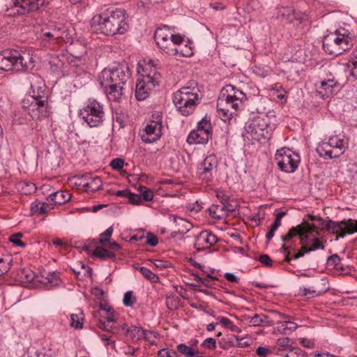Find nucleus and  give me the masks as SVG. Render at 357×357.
Returning a JSON list of instances; mask_svg holds the SVG:
<instances>
[{
	"mask_svg": "<svg viewBox=\"0 0 357 357\" xmlns=\"http://www.w3.org/2000/svg\"><path fill=\"white\" fill-rule=\"evenodd\" d=\"M128 15L125 10L109 7L93 17L92 27L105 36L123 34L129 29Z\"/></svg>",
	"mask_w": 357,
	"mask_h": 357,
	"instance_id": "f257e3e1",
	"label": "nucleus"
},
{
	"mask_svg": "<svg viewBox=\"0 0 357 357\" xmlns=\"http://www.w3.org/2000/svg\"><path fill=\"white\" fill-rule=\"evenodd\" d=\"M319 231L314 225L304 221L296 227H291V238L298 236L301 247L294 248L291 260L303 257L305 255L317 250H324L326 241L318 237Z\"/></svg>",
	"mask_w": 357,
	"mask_h": 357,
	"instance_id": "f03ea898",
	"label": "nucleus"
},
{
	"mask_svg": "<svg viewBox=\"0 0 357 357\" xmlns=\"http://www.w3.org/2000/svg\"><path fill=\"white\" fill-rule=\"evenodd\" d=\"M354 40V34L340 27L324 37L322 46L327 54L338 56L353 47Z\"/></svg>",
	"mask_w": 357,
	"mask_h": 357,
	"instance_id": "7ed1b4c3",
	"label": "nucleus"
},
{
	"mask_svg": "<svg viewBox=\"0 0 357 357\" xmlns=\"http://www.w3.org/2000/svg\"><path fill=\"white\" fill-rule=\"evenodd\" d=\"M130 78L129 68L126 62L112 68H105L98 76V82L103 89H123Z\"/></svg>",
	"mask_w": 357,
	"mask_h": 357,
	"instance_id": "20e7f679",
	"label": "nucleus"
},
{
	"mask_svg": "<svg viewBox=\"0 0 357 357\" xmlns=\"http://www.w3.org/2000/svg\"><path fill=\"white\" fill-rule=\"evenodd\" d=\"M275 127V123L271 122V118L267 114H262L248 120L244 129L252 139L265 143L271 139Z\"/></svg>",
	"mask_w": 357,
	"mask_h": 357,
	"instance_id": "39448f33",
	"label": "nucleus"
},
{
	"mask_svg": "<svg viewBox=\"0 0 357 357\" xmlns=\"http://www.w3.org/2000/svg\"><path fill=\"white\" fill-rule=\"evenodd\" d=\"M347 149V142L338 136L329 137L327 142H321L317 147V152L324 159L337 158Z\"/></svg>",
	"mask_w": 357,
	"mask_h": 357,
	"instance_id": "423d86ee",
	"label": "nucleus"
},
{
	"mask_svg": "<svg viewBox=\"0 0 357 357\" xmlns=\"http://www.w3.org/2000/svg\"><path fill=\"white\" fill-rule=\"evenodd\" d=\"M29 66L24 56L17 50H6L0 52V69L4 71L22 72Z\"/></svg>",
	"mask_w": 357,
	"mask_h": 357,
	"instance_id": "0eeeda50",
	"label": "nucleus"
},
{
	"mask_svg": "<svg viewBox=\"0 0 357 357\" xmlns=\"http://www.w3.org/2000/svg\"><path fill=\"white\" fill-rule=\"evenodd\" d=\"M79 115L90 128H95L102 123L105 112L102 105L93 100L79 110Z\"/></svg>",
	"mask_w": 357,
	"mask_h": 357,
	"instance_id": "6e6552de",
	"label": "nucleus"
},
{
	"mask_svg": "<svg viewBox=\"0 0 357 357\" xmlns=\"http://www.w3.org/2000/svg\"><path fill=\"white\" fill-rule=\"evenodd\" d=\"M198 100V95L190 91H176L173 95V102L183 116H188L193 111Z\"/></svg>",
	"mask_w": 357,
	"mask_h": 357,
	"instance_id": "1a4fd4ad",
	"label": "nucleus"
},
{
	"mask_svg": "<svg viewBox=\"0 0 357 357\" xmlns=\"http://www.w3.org/2000/svg\"><path fill=\"white\" fill-rule=\"evenodd\" d=\"M326 227L331 232L337 234L336 239L344 238L346 234L357 233V220L349 218L337 222L328 220Z\"/></svg>",
	"mask_w": 357,
	"mask_h": 357,
	"instance_id": "9d476101",
	"label": "nucleus"
},
{
	"mask_svg": "<svg viewBox=\"0 0 357 357\" xmlns=\"http://www.w3.org/2000/svg\"><path fill=\"white\" fill-rule=\"evenodd\" d=\"M217 159L215 155L207 156L197 167L199 179L208 183L212 181L214 173L216 172Z\"/></svg>",
	"mask_w": 357,
	"mask_h": 357,
	"instance_id": "9b49d317",
	"label": "nucleus"
},
{
	"mask_svg": "<svg viewBox=\"0 0 357 357\" xmlns=\"http://www.w3.org/2000/svg\"><path fill=\"white\" fill-rule=\"evenodd\" d=\"M303 44L304 42L302 40H298V49L296 50L294 56H291V63L294 64L291 65V68L295 70L294 75H296L298 78H294L293 79L296 82H298V80L303 78L305 75V66L304 62L305 60V54L304 50L302 48Z\"/></svg>",
	"mask_w": 357,
	"mask_h": 357,
	"instance_id": "f8f14e48",
	"label": "nucleus"
},
{
	"mask_svg": "<svg viewBox=\"0 0 357 357\" xmlns=\"http://www.w3.org/2000/svg\"><path fill=\"white\" fill-rule=\"evenodd\" d=\"M218 241V237L212 231L204 230L196 236L194 247L199 252L214 245Z\"/></svg>",
	"mask_w": 357,
	"mask_h": 357,
	"instance_id": "ddd939ff",
	"label": "nucleus"
},
{
	"mask_svg": "<svg viewBox=\"0 0 357 357\" xmlns=\"http://www.w3.org/2000/svg\"><path fill=\"white\" fill-rule=\"evenodd\" d=\"M10 15H23L31 12L37 11V6L33 0H14L13 5L7 10Z\"/></svg>",
	"mask_w": 357,
	"mask_h": 357,
	"instance_id": "4468645a",
	"label": "nucleus"
},
{
	"mask_svg": "<svg viewBox=\"0 0 357 357\" xmlns=\"http://www.w3.org/2000/svg\"><path fill=\"white\" fill-rule=\"evenodd\" d=\"M162 125L156 122H151L147 124L144 128V134L142 135V140L146 143L151 144L158 140L162 135Z\"/></svg>",
	"mask_w": 357,
	"mask_h": 357,
	"instance_id": "2eb2a0df",
	"label": "nucleus"
},
{
	"mask_svg": "<svg viewBox=\"0 0 357 357\" xmlns=\"http://www.w3.org/2000/svg\"><path fill=\"white\" fill-rule=\"evenodd\" d=\"M291 24L296 30V35H303L310 26L308 15L305 12L294 11Z\"/></svg>",
	"mask_w": 357,
	"mask_h": 357,
	"instance_id": "dca6fc26",
	"label": "nucleus"
},
{
	"mask_svg": "<svg viewBox=\"0 0 357 357\" xmlns=\"http://www.w3.org/2000/svg\"><path fill=\"white\" fill-rule=\"evenodd\" d=\"M290 149L287 147H282L278 150L275 154V161L278 168L284 172H289L288 166L290 165Z\"/></svg>",
	"mask_w": 357,
	"mask_h": 357,
	"instance_id": "f3484780",
	"label": "nucleus"
},
{
	"mask_svg": "<svg viewBox=\"0 0 357 357\" xmlns=\"http://www.w3.org/2000/svg\"><path fill=\"white\" fill-rule=\"evenodd\" d=\"M49 92L50 91H31L29 95L31 100L28 99V101L33 107H44L47 105Z\"/></svg>",
	"mask_w": 357,
	"mask_h": 357,
	"instance_id": "a211bd4d",
	"label": "nucleus"
},
{
	"mask_svg": "<svg viewBox=\"0 0 357 357\" xmlns=\"http://www.w3.org/2000/svg\"><path fill=\"white\" fill-rule=\"evenodd\" d=\"M81 183L86 190L93 192L102 188V181L100 178L99 176H93L91 174L83 176Z\"/></svg>",
	"mask_w": 357,
	"mask_h": 357,
	"instance_id": "6ab92c4d",
	"label": "nucleus"
},
{
	"mask_svg": "<svg viewBox=\"0 0 357 357\" xmlns=\"http://www.w3.org/2000/svg\"><path fill=\"white\" fill-rule=\"evenodd\" d=\"M142 79H137L135 89H144L146 87H147V89H151L159 86V81L155 75L151 76L149 74H142Z\"/></svg>",
	"mask_w": 357,
	"mask_h": 357,
	"instance_id": "aec40b11",
	"label": "nucleus"
},
{
	"mask_svg": "<svg viewBox=\"0 0 357 357\" xmlns=\"http://www.w3.org/2000/svg\"><path fill=\"white\" fill-rule=\"evenodd\" d=\"M224 102L223 99L219 98L217 102V112L219 117L225 122L228 121L230 123L231 121L236 115L235 112H230L229 108L225 105H222Z\"/></svg>",
	"mask_w": 357,
	"mask_h": 357,
	"instance_id": "412c9836",
	"label": "nucleus"
},
{
	"mask_svg": "<svg viewBox=\"0 0 357 357\" xmlns=\"http://www.w3.org/2000/svg\"><path fill=\"white\" fill-rule=\"evenodd\" d=\"M211 137V136L204 134L202 131L198 130H192L188 136L187 142L189 144H204L208 142V139Z\"/></svg>",
	"mask_w": 357,
	"mask_h": 357,
	"instance_id": "4be33fe9",
	"label": "nucleus"
},
{
	"mask_svg": "<svg viewBox=\"0 0 357 357\" xmlns=\"http://www.w3.org/2000/svg\"><path fill=\"white\" fill-rule=\"evenodd\" d=\"M290 339L280 337L277 340L276 355L278 357H289L290 354Z\"/></svg>",
	"mask_w": 357,
	"mask_h": 357,
	"instance_id": "5701e85b",
	"label": "nucleus"
},
{
	"mask_svg": "<svg viewBox=\"0 0 357 357\" xmlns=\"http://www.w3.org/2000/svg\"><path fill=\"white\" fill-rule=\"evenodd\" d=\"M174 222L178 225L181 226L182 228L178 229V231H175L171 233V237L175 238L178 234H184L189 231L192 228V225L190 222L186 220L181 218V217H174Z\"/></svg>",
	"mask_w": 357,
	"mask_h": 357,
	"instance_id": "b1692460",
	"label": "nucleus"
},
{
	"mask_svg": "<svg viewBox=\"0 0 357 357\" xmlns=\"http://www.w3.org/2000/svg\"><path fill=\"white\" fill-rule=\"evenodd\" d=\"M247 320H248L250 325L253 326H269L272 322V321L269 320L268 317L264 314H255L252 317H248Z\"/></svg>",
	"mask_w": 357,
	"mask_h": 357,
	"instance_id": "393cba45",
	"label": "nucleus"
},
{
	"mask_svg": "<svg viewBox=\"0 0 357 357\" xmlns=\"http://www.w3.org/2000/svg\"><path fill=\"white\" fill-rule=\"evenodd\" d=\"M225 204H212L208 212L211 218L215 220H222L227 217Z\"/></svg>",
	"mask_w": 357,
	"mask_h": 357,
	"instance_id": "a878e982",
	"label": "nucleus"
},
{
	"mask_svg": "<svg viewBox=\"0 0 357 357\" xmlns=\"http://www.w3.org/2000/svg\"><path fill=\"white\" fill-rule=\"evenodd\" d=\"M282 244L279 250V252L284 255V260L287 262L290 261V245L288 243L290 242V229L285 235L281 236Z\"/></svg>",
	"mask_w": 357,
	"mask_h": 357,
	"instance_id": "bb28decb",
	"label": "nucleus"
},
{
	"mask_svg": "<svg viewBox=\"0 0 357 357\" xmlns=\"http://www.w3.org/2000/svg\"><path fill=\"white\" fill-rule=\"evenodd\" d=\"M51 201L55 205H61L68 202L71 197V195L68 192L59 190L50 195Z\"/></svg>",
	"mask_w": 357,
	"mask_h": 357,
	"instance_id": "cd10ccee",
	"label": "nucleus"
},
{
	"mask_svg": "<svg viewBox=\"0 0 357 357\" xmlns=\"http://www.w3.org/2000/svg\"><path fill=\"white\" fill-rule=\"evenodd\" d=\"M91 257L105 260L107 259H114L116 255L113 252L109 251L102 247L96 246L91 252Z\"/></svg>",
	"mask_w": 357,
	"mask_h": 357,
	"instance_id": "c85d7f7f",
	"label": "nucleus"
},
{
	"mask_svg": "<svg viewBox=\"0 0 357 357\" xmlns=\"http://www.w3.org/2000/svg\"><path fill=\"white\" fill-rule=\"evenodd\" d=\"M52 208L46 202L36 201L31 204L30 210L33 215H43L50 211Z\"/></svg>",
	"mask_w": 357,
	"mask_h": 357,
	"instance_id": "c756f323",
	"label": "nucleus"
},
{
	"mask_svg": "<svg viewBox=\"0 0 357 357\" xmlns=\"http://www.w3.org/2000/svg\"><path fill=\"white\" fill-rule=\"evenodd\" d=\"M171 38V33L168 26L164 25L162 27H158L154 33V40L155 42H167Z\"/></svg>",
	"mask_w": 357,
	"mask_h": 357,
	"instance_id": "7c9ffc66",
	"label": "nucleus"
},
{
	"mask_svg": "<svg viewBox=\"0 0 357 357\" xmlns=\"http://www.w3.org/2000/svg\"><path fill=\"white\" fill-rule=\"evenodd\" d=\"M59 274L60 273L56 271L49 272L40 282L45 284H49L51 287L58 286L61 282Z\"/></svg>",
	"mask_w": 357,
	"mask_h": 357,
	"instance_id": "2f4dec72",
	"label": "nucleus"
},
{
	"mask_svg": "<svg viewBox=\"0 0 357 357\" xmlns=\"http://www.w3.org/2000/svg\"><path fill=\"white\" fill-rule=\"evenodd\" d=\"M49 65L50 69L52 73L60 74L62 72L64 62L58 55H54L50 57Z\"/></svg>",
	"mask_w": 357,
	"mask_h": 357,
	"instance_id": "473e14b6",
	"label": "nucleus"
},
{
	"mask_svg": "<svg viewBox=\"0 0 357 357\" xmlns=\"http://www.w3.org/2000/svg\"><path fill=\"white\" fill-rule=\"evenodd\" d=\"M158 48L162 51L169 55H177L178 54V50L176 47H174V44L171 40H167V42H155Z\"/></svg>",
	"mask_w": 357,
	"mask_h": 357,
	"instance_id": "72a5a7b5",
	"label": "nucleus"
},
{
	"mask_svg": "<svg viewBox=\"0 0 357 357\" xmlns=\"http://www.w3.org/2000/svg\"><path fill=\"white\" fill-rule=\"evenodd\" d=\"M198 130L202 131L204 134L212 136V126L209 117L204 116L197 124Z\"/></svg>",
	"mask_w": 357,
	"mask_h": 357,
	"instance_id": "f704fd0d",
	"label": "nucleus"
},
{
	"mask_svg": "<svg viewBox=\"0 0 357 357\" xmlns=\"http://www.w3.org/2000/svg\"><path fill=\"white\" fill-rule=\"evenodd\" d=\"M53 36L56 40L63 39L64 36H68V30L65 25L63 24H58L52 29Z\"/></svg>",
	"mask_w": 357,
	"mask_h": 357,
	"instance_id": "c9c22d12",
	"label": "nucleus"
},
{
	"mask_svg": "<svg viewBox=\"0 0 357 357\" xmlns=\"http://www.w3.org/2000/svg\"><path fill=\"white\" fill-rule=\"evenodd\" d=\"M12 259L9 256L0 254V276L7 273L11 267Z\"/></svg>",
	"mask_w": 357,
	"mask_h": 357,
	"instance_id": "e433bc0d",
	"label": "nucleus"
},
{
	"mask_svg": "<svg viewBox=\"0 0 357 357\" xmlns=\"http://www.w3.org/2000/svg\"><path fill=\"white\" fill-rule=\"evenodd\" d=\"M319 85L323 89H328L330 88H335L338 86V82L335 80L334 77L330 75L327 78L321 79L319 81Z\"/></svg>",
	"mask_w": 357,
	"mask_h": 357,
	"instance_id": "4c0bfd02",
	"label": "nucleus"
},
{
	"mask_svg": "<svg viewBox=\"0 0 357 357\" xmlns=\"http://www.w3.org/2000/svg\"><path fill=\"white\" fill-rule=\"evenodd\" d=\"M177 351L187 357H194L199 354V351L197 350H195L185 344H178L177 346Z\"/></svg>",
	"mask_w": 357,
	"mask_h": 357,
	"instance_id": "58836bf2",
	"label": "nucleus"
},
{
	"mask_svg": "<svg viewBox=\"0 0 357 357\" xmlns=\"http://www.w3.org/2000/svg\"><path fill=\"white\" fill-rule=\"evenodd\" d=\"M127 335H128L130 339L133 341H138L142 339V328L132 326L126 329Z\"/></svg>",
	"mask_w": 357,
	"mask_h": 357,
	"instance_id": "ea45409f",
	"label": "nucleus"
},
{
	"mask_svg": "<svg viewBox=\"0 0 357 357\" xmlns=\"http://www.w3.org/2000/svg\"><path fill=\"white\" fill-rule=\"evenodd\" d=\"M31 89H42L45 83L42 77L37 75H32L29 78Z\"/></svg>",
	"mask_w": 357,
	"mask_h": 357,
	"instance_id": "a19ab883",
	"label": "nucleus"
},
{
	"mask_svg": "<svg viewBox=\"0 0 357 357\" xmlns=\"http://www.w3.org/2000/svg\"><path fill=\"white\" fill-rule=\"evenodd\" d=\"M71 322L70 326L77 329L82 328L84 314L80 312L79 314H72L70 315Z\"/></svg>",
	"mask_w": 357,
	"mask_h": 357,
	"instance_id": "79ce46f5",
	"label": "nucleus"
},
{
	"mask_svg": "<svg viewBox=\"0 0 357 357\" xmlns=\"http://www.w3.org/2000/svg\"><path fill=\"white\" fill-rule=\"evenodd\" d=\"M138 192H139L140 196L142 197V201L144 200L146 202H149L153 199V191L151 189L146 188V186L140 185L138 188Z\"/></svg>",
	"mask_w": 357,
	"mask_h": 357,
	"instance_id": "37998d69",
	"label": "nucleus"
},
{
	"mask_svg": "<svg viewBox=\"0 0 357 357\" xmlns=\"http://www.w3.org/2000/svg\"><path fill=\"white\" fill-rule=\"evenodd\" d=\"M136 269L139 270L141 274L147 280L152 282H156L158 280L157 275L153 273L151 271L146 267H136Z\"/></svg>",
	"mask_w": 357,
	"mask_h": 357,
	"instance_id": "c03bdc74",
	"label": "nucleus"
},
{
	"mask_svg": "<svg viewBox=\"0 0 357 357\" xmlns=\"http://www.w3.org/2000/svg\"><path fill=\"white\" fill-rule=\"evenodd\" d=\"M123 91H105V94L109 101L121 102L123 99Z\"/></svg>",
	"mask_w": 357,
	"mask_h": 357,
	"instance_id": "a18cd8bd",
	"label": "nucleus"
},
{
	"mask_svg": "<svg viewBox=\"0 0 357 357\" xmlns=\"http://www.w3.org/2000/svg\"><path fill=\"white\" fill-rule=\"evenodd\" d=\"M97 239H89L83 243L82 250L91 256V252L96 247V244L98 243Z\"/></svg>",
	"mask_w": 357,
	"mask_h": 357,
	"instance_id": "49530a36",
	"label": "nucleus"
},
{
	"mask_svg": "<svg viewBox=\"0 0 357 357\" xmlns=\"http://www.w3.org/2000/svg\"><path fill=\"white\" fill-rule=\"evenodd\" d=\"M346 70L350 75L357 78V59L353 58L349 60L346 64Z\"/></svg>",
	"mask_w": 357,
	"mask_h": 357,
	"instance_id": "de8ad7c7",
	"label": "nucleus"
},
{
	"mask_svg": "<svg viewBox=\"0 0 357 357\" xmlns=\"http://www.w3.org/2000/svg\"><path fill=\"white\" fill-rule=\"evenodd\" d=\"M116 323H107L105 321L100 319L97 324L98 328L109 332H116V329H118Z\"/></svg>",
	"mask_w": 357,
	"mask_h": 357,
	"instance_id": "09e8293b",
	"label": "nucleus"
},
{
	"mask_svg": "<svg viewBox=\"0 0 357 357\" xmlns=\"http://www.w3.org/2000/svg\"><path fill=\"white\" fill-rule=\"evenodd\" d=\"M21 190L24 195H30L36 191V186L33 183L24 182L21 184Z\"/></svg>",
	"mask_w": 357,
	"mask_h": 357,
	"instance_id": "8fccbe9b",
	"label": "nucleus"
},
{
	"mask_svg": "<svg viewBox=\"0 0 357 357\" xmlns=\"http://www.w3.org/2000/svg\"><path fill=\"white\" fill-rule=\"evenodd\" d=\"M113 233V227H109L104 232L100 234V238L98 240L99 243L102 245H106L107 242L109 241V237Z\"/></svg>",
	"mask_w": 357,
	"mask_h": 357,
	"instance_id": "3c124183",
	"label": "nucleus"
},
{
	"mask_svg": "<svg viewBox=\"0 0 357 357\" xmlns=\"http://www.w3.org/2000/svg\"><path fill=\"white\" fill-rule=\"evenodd\" d=\"M136 298L132 296V291H126L124 294L123 303L126 306L131 307L136 303Z\"/></svg>",
	"mask_w": 357,
	"mask_h": 357,
	"instance_id": "603ef678",
	"label": "nucleus"
},
{
	"mask_svg": "<svg viewBox=\"0 0 357 357\" xmlns=\"http://www.w3.org/2000/svg\"><path fill=\"white\" fill-rule=\"evenodd\" d=\"M289 323H290V321H278L274 327V331L279 333L286 334L287 331L289 330L287 326Z\"/></svg>",
	"mask_w": 357,
	"mask_h": 357,
	"instance_id": "864d4df0",
	"label": "nucleus"
},
{
	"mask_svg": "<svg viewBox=\"0 0 357 357\" xmlns=\"http://www.w3.org/2000/svg\"><path fill=\"white\" fill-rule=\"evenodd\" d=\"M113 119L119 123L120 128L125 126L126 116L122 112L116 111L113 113Z\"/></svg>",
	"mask_w": 357,
	"mask_h": 357,
	"instance_id": "5fc2aeb1",
	"label": "nucleus"
},
{
	"mask_svg": "<svg viewBox=\"0 0 357 357\" xmlns=\"http://www.w3.org/2000/svg\"><path fill=\"white\" fill-rule=\"evenodd\" d=\"M217 280L216 277H212V276H211V275L209 273H206V277L203 278L199 284H194L192 285L194 287L204 286L206 287H210L212 285L211 280Z\"/></svg>",
	"mask_w": 357,
	"mask_h": 357,
	"instance_id": "6e6d98bb",
	"label": "nucleus"
},
{
	"mask_svg": "<svg viewBox=\"0 0 357 357\" xmlns=\"http://www.w3.org/2000/svg\"><path fill=\"white\" fill-rule=\"evenodd\" d=\"M225 105L230 109H234V112L236 113V112L239 109V105H238V101H236V100H234L232 97H231V95H228L227 97H226V99H225Z\"/></svg>",
	"mask_w": 357,
	"mask_h": 357,
	"instance_id": "4d7b16f0",
	"label": "nucleus"
},
{
	"mask_svg": "<svg viewBox=\"0 0 357 357\" xmlns=\"http://www.w3.org/2000/svg\"><path fill=\"white\" fill-rule=\"evenodd\" d=\"M22 236V234L20 232H18V233L11 235L9 238V241L17 246L24 248L26 246V243L20 240V238Z\"/></svg>",
	"mask_w": 357,
	"mask_h": 357,
	"instance_id": "13d9d810",
	"label": "nucleus"
},
{
	"mask_svg": "<svg viewBox=\"0 0 357 357\" xmlns=\"http://www.w3.org/2000/svg\"><path fill=\"white\" fill-rule=\"evenodd\" d=\"M73 83L75 88L79 89L87 84V79L81 75H78L73 79Z\"/></svg>",
	"mask_w": 357,
	"mask_h": 357,
	"instance_id": "bf43d9fd",
	"label": "nucleus"
},
{
	"mask_svg": "<svg viewBox=\"0 0 357 357\" xmlns=\"http://www.w3.org/2000/svg\"><path fill=\"white\" fill-rule=\"evenodd\" d=\"M301 162V157L298 153L291 151V172L296 171Z\"/></svg>",
	"mask_w": 357,
	"mask_h": 357,
	"instance_id": "052dcab7",
	"label": "nucleus"
},
{
	"mask_svg": "<svg viewBox=\"0 0 357 357\" xmlns=\"http://www.w3.org/2000/svg\"><path fill=\"white\" fill-rule=\"evenodd\" d=\"M234 338H235V341L230 340V341L225 342H220L219 344H220V347L222 349L226 350V349H229L231 347H234V346L239 347L241 344V343L239 342V340L237 338L236 336H234Z\"/></svg>",
	"mask_w": 357,
	"mask_h": 357,
	"instance_id": "680f3d73",
	"label": "nucleus"
},
{
	"mask_svg": "<svg viewBox=\"0 0 357 357\" xmlns=\"http://www.w3.org/2000/svg\"><path fill=\"white\" fill-rule=\"evenodd\" d=\"M290 15V10L288 7H280L278 8V12L277 15V18L281 20H289V16Z\"/></svg>",
	"mask_w": 357,
	"mask_h": 357,
	"instance_id": "e2e57ef3",
	"label": "nucleus"
},
{
	"mask_svg": "<svg viewBox=\"0 0 357 357\" xmlns=\"http://www.w3.org/2000/svg\"><path fill=\"white\" fill-rule=\"evenodd\" d=\"M177 353L174 350L162 349L158 352V357H176Z\"/></svg>",
	"mask_w": 357,
	"mask_h": 357,
	"instance_id": "0e129e2a",
	"label": "nucleus"
},
{
	"mask_svg": "<svg viewBox=\"0 0 357 357\" xmlns=\"http://www.w3.org/2000/svg\"><path fill=\"white\" fill-rule=\"evenodd\" d=\"M124 160L120 158H114L112 160V161L110 162V166L112 167V169L116 170H119L122 169L124 166Z\"/></svg>",
	"mask_w": 357,
	"mask_h": 357,
	"instance_id": "69168bd1",
	"label": "nucleus"
},
{
	"mask_svg": "<svg viewBox=\"0 0 357 357\" xmlns=\"http://www.w3.org/2000/svg\"><path fill=\"white\" fill-rule=\"evenodd\" d=\"M201 346L208 349H215L216 348V341L214 338L208 337L203 341Z\"/></svg>",
	"mask_w": 357,
	"mask_h": 357,
	"instance_id": "338daca9",
	"label": "nucleus"
},
{
	"mask_svg": "<svg viewBox=\"0 0 357 357\" xmlns=\"http://www.w3.org/2000/svg\"><path fill=\"white\" fill-rule=\"evenodd\" d=\"M128 199L129 202L132 204L138 205L142 202V197L140 195L132 193L130 191L128 194Z\"/></svg>",
	"mask_w": 357,
	"mask_h": 357,
	"instance_id": "774afa93",
	"label": "nucleus"
}]
</instances>
